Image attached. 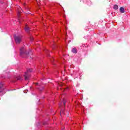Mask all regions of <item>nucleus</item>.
<instances>
[{
  "label": "nucleus",
  "instance_id": "2",
  "mask_svg": "<svg viewBox=\"0 0 130 130\" xmlns=\"http://www.w3.org/2000/svg\"><path fill=\"white\" fill-rule=\"evenodd\" d=\"M31 72H32V69H28L27 70V72H25L24 75L25 80H28V78L29 77V73H30Z\"/></svg>",
  "mask_w": 130,
  "mask_h": 130
},
{
  "label": "nucleus",
  "instance_id": "1",
  "mask_svg": "<svg viewBox=\"0 0 130 130\" xmlns=\"http://www.w3.org/2000/svg\"><path fill=\"white\" fill-rule=\"evenodd\" d=\"M14 39L15 40L16 43L17 44H20L22 42V36L20 35H16L14 37Z\"/></svg>",
  "mask_w": 130,
  "mask_h": 130
},
{
  "label": "nucleus",
  "instance_id": "6",
  "mask_svg": "<svg viewBox=\"0 0 130 130\" xmlns=\"http://www.w3.org/2000/svg\"><path fill=\"white\" fill-rule=\"evenodd\" d=\"M72 51L73 53H77V49L74 48L72 49Z\"/></svg>",
  "mask_w": 130,
  "mask_h": 130
},
{
  "label": "nucleus",
  "instance_id": "7",
  "mask_svg": "<svg viewBox=\"0 0 130 130\" xmlns=\"http://www.w3.org/2000/svg\"><path fill=\"white\" fill-rule=\"evenodd\" d=\"M113 8L114 10H117V9H118V6L117 5H114Z\"/></svg>",
  "mask_w": 130,
  "mask_h": 130
},
{
  "label": "nucleus",
  "instance_id": "4",
  "mask_svg": "<svg viewBox=\"0 0 130 130\" xmlns=\"http://www.w3.org/2000/svg\"><path fill=\"white\" fill-rule=\"evenodd\" d=\"M120 13H121L122 14L124 13V8H123V7H121L120 8Z\"/></svg>",
  "mask_w": 130,
  "mask_h": 130
},
{
  "label": "nucleus",
  "instance_id": "8",
  "mask_svg": "<svg viewBox=\"0 0 130 130\" xmlns=\"http://www.w3.org/2000/svg\"><path fill=\"white\" fill-rule=\"evenodd\" d=\"M61 116H62V114H63V111L61 110L60 112Z\"/></svg>",
  "mask_w": 130,
  "mask_h": 130
},
{
  "label": "nucleus",
  "instance_id": "9",
  "mask_svg": "<svg viewBox=\"0 0 130 130\" xmlns=\"http://www.w3.org/2000/svg\"><path fill=\"white\" fill-rule=\"evenodd\" d=\"M17 80H22V78L21 77V76H19V77L17 78Z\"/></svg>",
  "mask_w": 130,
  "mask_h": 130
},
{
  "label": "nucleus",
  "instance_id": "10",
  "mask_svg": "<svg viewBox=\"0 0 130 130\" xmlns=\"http://www.w3.org/2000/svg\"><path fill=\"white\" fill-rule=\"evenodd\" d=\"M63 104L64 105H66V102H63Z\"/></svg>",
  "mask_w": 130,
  "mask_h": 130
},
{
  "label": "nucleus",
  "instance_id": "3",
  "mask_svg": "<svg viewBox=\"0 0 130 130\" xmlns=\"http://www.w3.org/2000/svg\"><path fill=\"white\" fill-rule=\"evenodd\" d=\"M20 55L24 57L23 55H26V53H25V48L22 47L20 49Z\"/></svg>",
  "mask_w": 130,
  "mask_h": 130
},
{
  "label": "nucleus",
  "instance_id": "5",
  "mask_svg": "<svg viewBox=\"0 0 130 130\" xmlns=\"http://www.w3.org/2000/svg\"><path fill=\"white\" fill-rule=\"evenodd\" d=\"M25 30L26 32H29V30H30V28H29V27H28V26L26 25L25 27Z\"/></svg>",
  "mask_w": 130,
  "mask_h": 130
}]
</instances>
